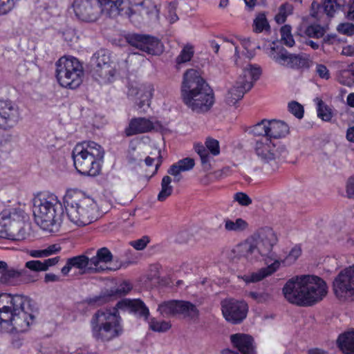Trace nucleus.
Instances as JSON below:
<instances>
[{
    "mask_svg": "<svg viewBox=\"0 0 354 354\" xmlns=\"http://www.w3.org/2000/svg\"><path fill=\"white\" fill-rule=\"evenodd\" d=\"M277 242L275 232L271 228L261 229L257 236L251 240H247L237 245L232 250V260L235 263L241 261L253 263L260 260L261 257L267 264L270 261H274L266 268H262L257 272L244 274L241 278L246 283H256L274 272L280 266V261L276 259V255L272 252V247Z\"/></svg>",
    "mask_w": 354,
    "mask_h": 354,
    "instance_id": "1",
    "label": "nucleus"
},
{
    "mask_svg": "<svg viewBox=\"0 0 354 354\" xmlns=\"http://www.w3.org/2000/svg\"><path fill=\"white\" fill-rule=\"evenodd\" d=\"M123 304L131 307L140 315L147 317L148 308L140 300H123L112 308L100 309L92 316L90 324L93 337L97 341L107 343L122 335L124 327L118 308Z\"/></svg>",
    "mask_w": 354,
    "mask_h": 354,
    "instance_id": "2",
    "label": "nucleus"
},
{
    "mask_svg": "<svg viewBox=\"0 0 354 354\" xmlns=\"http://www.w3.org/2000/svg\"><path fill=\"white\" fill-rule=\"evenodd\" d=\"M285 298L299 306H312L328 293L326 282L315 275H301L289 279L283 288Z\"/></svg>",
    "mask_w": 354,
    "mask_h": 354,
    "instance_id": "3",
    "label": "nucleus"
},
{
    "mask_svg": "<svg viewBox=\"0 0 354 354\" xmlns=\"http://www.w3.org/2000/svg\"><path fill=\"white\" fill-rule=\"evenodd\" d=\"M182 96L184 103L196 113L208 111L214 102L212 90L194 69H189L184 74Z\"/></svg>",
    "mask_w": 354,
    "mask_h": 354,
    "instance_id": "4",
    "label": "nucleus"
},
{
    "mask_svg": "<svg viewBox=\"0 0 354 354\" xmlns=\"http://www.w3.org/2000/svg\"><path fill=\"white\" fill-rule=\"evenodd\" d=\"M33 213L36 223L44 230L52 233L59 230L64 218V208L55 194L42 192L35 196Z\"/></svg>",
    "mask_w": 354,
    "mask_h": 354,
    "instance_id": "5",
    "label": "nucleus"
},
{
    "mask_svg": "<svg viewBox=\"0 0 354 354\" xmlns=\"http://www.w3.org/2000/svg\"><path fill=\"white\" fill-rule=\"evenodd\" d=\"M2 320L9 323L17 332L28 330L34 319L30 300L22 295H2L0 299Z\"/></svg>",
    "mask_w": 354,
    "mask_h": 354,
    "instance_id": "6",
    "label": "nucleus"
},
{
    "mask_svg": "<svg viewBox=\"0 0 354 354\" xmlns=\"http://www.w3.org/2000/svg\"><path fill=\"white\" fill-rule=\"evenodd\" d=\"M68 219L77 226H85L97 219V206L93 198L77 189H69L64 198Z\"/></svg>",
    "mask_w": 354,
    "mask_h": 354,
    "instance_id": "7",
    "label": "nucleus"
},
{
    "mask_svg": "<svg viewBox=\"0 0 354 354\" xmlns=\"http://www.w3.org/2000/svg\"><path fill=\"white\" fill-rule=\"evenodd\" d=\"M113 259V255L110 250L103 247L98 249L95 255L91 258L86 254H80L68 259L61 272L66 276L72 268L78 270L81 274H100L115 271L118 268H113L107 266Z\"/></svg>",
    "mask_w": 354,
    "mask_h": 354,
    "instance_id": "8",
    "label": "nucleus"
},
{
    "mask_svg": "<svg viewBox=\"0 0 354 354\" xmlns=\"http://www.w3.org/2000/svg\"><path fill=\"white\" fill-rule=\"evenodd\" d=\"M103 156L102 147L92 141L78 144L73 151L75 167L79 173L86 176H95L100 173L99 160Z\"/></svg>",
    "mask_w": 354,
    "mask_h": 354,
    "instance_id": "9",
    "label": "nucleus"
},
{
    "mask_svg": "<svg viewBox=\"0 0 354 354\" xmlns=\"http://www.w3.org/2000/svg\"><path fill=\"white\" fill-rule=\"evenodd\" d=\"M55 66V76L62 87L73 89L82 83L84 68L77 58L63 56L56 62Z\"/></svg>",
    "mask_w": 354,
    "mask_h": 354,
    "instance_id": "10",
    "label": "nucleus"
},
{
    "mask_svg": "<svg viewBox=\"0 0 354 354\" xmlns=\"http://www.w3.org/2000/svg\"><path fill=\"white\" fill-rule=\"evenodd\" d=\"M260 75L259 67L248 64L235 84L228 91L225 96L226 103L234 105L242 99L244 94L252 88L254 82L259 78Z\"/></svg>",
    "mask_w": 354,
    "mask_h": 354,
    "instance_id": "11",
    "label": "nucleus"
},
{
    "mask_svg": "<svg viewBox=\"0 0 354 354\" xmlns=\"http://www.w3.org/2000/svg\"><path fill=\"white\" fill-rule=\"evenodd\" d=\"M268 56L281 66L297 71L308 69L312 63L309 55L290 53L283 47L278 46L270 48Z\"/></svg>",
    "mask_w": 354,
    "mask_h": 354,
    "instance_id": "12",
    "label": "nucleus"
},
{
    "mask_svg": "<svg viewBox=\"0 0 354 354\" xmlns=\"http://www.w3.org/2000/svg\"><path fill=\"white\" fill-rule=\"evenodd\" d=\"M24 212L21 210H3L0 214V238L16 240L21 236Z\"/></svg>",
    "mask_w": 354,
    "mask_h": 354,
    "instance_id": "13",
    "label": "nucleus"
},
{
    "mask_svg": "<svg viewBox=\"0 0 354 354\" xmlns=\"http://www.w3.org/2000/svg\"><path fill=\"white\" fill-rule=\"evenodd\" d=\"M333 290L340 301L354 300V266L342 270L334 279Z\"/></svg>",
    "mask_w": 354,
    "mask_h": 354,
    "instance_id": "14",
    "label": "nucleus"
},
{
    "mask_svg": "<svg viewBox=\"0 0 354 354\" xmlns=\"http://www.w3.org/2000/svg\"><path fill=\"white\" fill-rule=\"evenodd\" d=\"M92 72L96 79L100 78L103 83L110 82L115 73V66L111 61L109 54L103 50L94 54L91 59Z\"/></svg>",
    "mask_w": 354,
    "mask_h": 354,
    "instance_id": "15",
    "label": "nucleus"
},
{
    "mask_svg": "<svg viewBox=\"0 0 354 354\" xmlns=\"http://www.w3.org/2000/svg\"><path fill=\"white\" fill-rule=\"evenodd\" d=\"M158 12L156 5L149 0H145L132 6L127 13L132 22L140 25L156 22L158 20Z\"/></svg>",
    "mask_w": 354,
    "mask_h": 354,
    "instance_id": "16",
    "label": "nucleus"
},
{
    "mask_svg": "<svg viewBox=\"0 0 354 354\" xmlns=\"http://www.w3.org/2000/svg\"><path fill=\"white\" fill-rule=\"evenodd\" d=\"M158 310L163 317L183 315L184 317L195 318L198 310L196 307L189 301L171 300L159 304Z\"/></svg>",
    "mask_w": 354,
    "mask_h": 354,
    "instance_id": "17",
    "label": "nucleus"
},
{
    "mask_svg": "<svg viewBox=\"0 0 354 354\" xmlns=\"http://www.w3.org/2000/svg\"><path fill=\"white\" fill-rule=\"evenodd\" d=\"M127 42L132 46L150 55H158L162 52L160 41L149 35L131 34L126 37Z\"/></svg>",
    "mask_w": 354,
    "mask_h": 354,
    "instance_id": "18",
    "label": "nucleus"
},
{
    "mask_svg": "<svg viewBox=\"0 0 354 354\" xmlns=\"http://www.w3.org/2000/svg\"><path fill=\"white\" fill-rule=\"evenodd\" d=\"M221 310L223 317L227 322L239 324L246 317L248 307L243 301L226 299L221 301Z\"/></svg>",
    "mask_w": 354,
    "mask_h": 354,
    "instance_id": "19",
    "label": "nucleus"
},
{
    "mask_svg": "<svg viewBox=\"0 0 354 354\" xmlns=\"http://www.w3.org/2000/svg\"><path fill=\"white\" fill-rule=\"evenodd\" d=\"M73 7L76 16L84 21H95L104 13L100 0H74Z\"/></svg>",
    "mask_w": 354,
    "mask_h": 354,
    "instance_id": "20",
    "label": "nucleus"
},
{
    "mask_svg": "<svg viewBox=\"0 0 354 354\" xmlns=\"http://www.w3.org/2000/svg\"><path fill=\"white\" fill-rule=\"evenodd\" d=\"M20 118L18 107L10 100H0V129L10 130L15 127Z\"/></svg>",
    "mask_w": 354,
    "mask_h": 354,
    "instance_id": "21",
    "label": "nucleus"
},
{
    "mask_svg": "<svg viewBox=\"0 0 354 354\" xmlns=\"http://www.w3.org/2000/svg\"><path fill=\"white\" fill-rule=\"evenodd\" d=\"M254 149L258 158L266 163L276 160L281 156L279 149L271 139L267 137H261L257 139Z\"/></svg>",
    "mask_w": 354,
    "mask_h": 354,
    "instance_id": "22",
    "label": "nucleus"
},
{
    "mask_svg": "<svg viewBox=\"0 0 354 354\" xmlns=\"http://www.w3.org/2000/svg\"><path fill=\"white\" fill-rule=\"evenodd\" d=\"M152 91L153 88L149 84L131 85L128 91V97L137 104L138 109H142L145 104L149 105Z\"/></svg>",
    "mask_w": 354,
    "mask_h": 354,
    "instance_id": "23",
    "label": "nucleus"
},
{
    "mask_svg": "<svg viewBox=\"0 0 354 354\" xmlns=\"http://www.w3.org/2000/svg\"><path fill=\"white\" fill-rule=\"evenodd\" d=\"M233 346L242 354H254V339L252 336L245 333H236L230 335Z\"/></svg>",
    "mask_w": 354,
    "mask_h": 354,
    "instance_id": "24",
    "label": "nucleus"
},
{
    "mask_svg": "<svg viewBox=\"0 0 354 354\" xmlns=\"http://www.w3.org/2000/svg\"><path fill=\"white\" fill-rule=\"evenodd\" d=\"M153 122L145 118H135L131 120L129 126L125 129L127 136L143 133L153 129Z\"/></svg>",
    "mask_w": 354,
    "mask_h": 354,
    "instance_id": "25",
    "label": "nucleus"
},
{
    "mask_svg": "<svg viewBox=\"0 0 354 354\" xmlns=\"http://www.w3.org/2000/svg\"><path fill=\"white\" fill-rule=\"evenodd\" d=\"M131 290V286L128 283H121L117 288L106 290L99 296L90 299L91 304H103L109 301L115 296H123L127 294Z\"/></svg>",
    "mask_w": 354,
    "mask_h": 354,
    "instance_id": "26",
    "label": "nucleus"
},
{
    "mask_svg": "<svg viewBox=\"0 0 354 354\" xmlns=\"http://www.w3.org/2000/svg\"><path fill=\"white\" fill-rule=\"evenodd\" d=\"M268 137L271 139L285 136L289 131L288 126L282 121L268 120Z\"/></svg>",
    "mask_w": 354,
    "mask_h": 354,
    "instance_id": "27",
    "label": "nucleus"
},
{
    "mask_svg": "<svg viewBox=\"0 0 354 354\" xmlns=\"http://www.w3.org/2000/svg\"><path fill=\"white\" fill-rule=\"evenodd\" d=\"M337 344L345 354H354V330L345 332L339 335Z\"/></svg>",
    "mask_w": 354,
    "mask_h": 354,
    "instance_id": "28",
    "label": "nucleus"
},
{
    "mask_svg": "<svg viewBox=\"0 0 354 354\" xmlns=\"http://www.w3.org/2000/svg\"><path fill=\"white\" fill-rule=\"evenodd\" d=\"M102 10L109 17H115L122 10L123 0H100Z\"/></svg>",
    "mask_w": 354,
    "mask_h": 354,
    "instance_id": "29",
    "label": "nucleus"
},
{
    "mask_svg": "<svg viewBox=\"0 0 354 354\" xmlns=\"http://www.w3.org/2000/svg\"><path fill=\"white\" fill-rule=\"evenodd\" d=\"M173 193V186L171 185V178L169 176H165L161 181V189L158 194V201H165Z\"/></svg>",
    "mask_w": 354,
    "mask_h": 354,
    "instance_id": "30",
    "label": "nucleus"
},
{
    "mask_svg": "<svg viewBox=\"0 0 354 354\" xmlns=\"http://www.w3.org/2000/svg\"><path fill=\"white\" fill-rule=\"evenodd\" d=\"M338 81L340 84L347 86L354 84V63L350 64L346 69L341 71Z\"/></svg>",
    "mask_w": 354,
    "mask_h": 354,
    "instance_id": "31",
    "label": "nucleus"
},
{
    "mask_svg": "<svg viewBox=\"0 0 354 354\" xmlns=\"http://www.w3.org/2000/svg\"><path fill=\"white\" fill-rule=\"evenodd\" d=\"M315 101L317 106L318 117L324 121H330L333 115L332 109L322 99L317 97Z\"/></svg>",
    "mask_w": 354,
    "mask_h": 354,
    "instance_id": "32",
    "label": "nucleus"
},
{
    "mask_svg": "<svg viewBox=\"0 0 354 354\" xmlns=\"http://www.w3.org/2000/svg\"><path fill=\"white\" fill-rule=\"evenodd\" d=\"M293 6L289 3L281 4L279 8V12L275 15V21L277 24H281L284 23L288 16L292 14Z\"/></svg>",
    "mask_w": 354,
    "mask_h": 354,
    "instance_id": "33",
    "label": "nucleus"
},
{
    "mask_svg": "<svg viewBox=\"0 0 354 354\" xmlns=\"http://www.w3.org/2000/svg\"><path fill=\"white\" fill-rule=\"evenodd\" d=\"M268 120H263L260 122L253 125L248 129L249 133L254 136L261 137H268Z\"/></svg>",
    "mask_w": 354,
    "mask_h": 354,
    "instance_id": "34",
    "label": "nucleus"
},
{
    "mask_svg": "<svg viewBox=\"0 0 354 354\" xmlns=\"http://www.w3.org/2000/svg\"><path fill=\"white\" fill-rule=\"evenodd\" d=\"M270 29V25L264 13H259L253 21V30L255 32H261L263 30Z\"/></svg>",
    "mask_w": 354,
    "mask_h": 354,
    "instance_id": "35",
    "label": "nucleus"
},
{
    "mask_svg": "<svg viewBox=\"0 0 354 354\" xmlns=\"http://www.w3.org/2000/svg\"><path fill=\"white\" fill-rule=\"evenodd\" d=\"M225 229L227 231L239 232L242 231L247 227V223L242 218H237L236 221L225 219Z\"/></svg>",
    "mask_w": 354,
    "mask_h": 354,
    "instance_id": "36",
    "label": "nucleus"
},
{
    "mask_svg": "<svg viewBox=\"0 0 354 354\" xmlns=\"http://www.w3.org/2000/svg\"><path fill=\"white\" fill-rule=\"evenodd\" d=\"M194 51L192 46L189 44L185 46L179 55L176 59L177 65L190 61L194 56Z\"/></svg>",
    "mask_w": 354,
    "mask_h": 354,
    "instance_id": "37",
    "label": "nucleus"
},
{
    "mask_svg": "<svg viewBox=\"0 0 354 354\" xmlns=\"http://www.w3.org/2000/svg\"><path fill=\"white\" fill-rule=\"evenodd\" d=\"M280 32L283 43L288 47L293 46L295 45V40L291 34V27L288 25H285L281 28Z\"/></svg>",
    "mask_w": 354,
    "mask_h": 354,
    "instance_id": "38",
    "label": "nucleus"
},
{
    "mask_svg": "<svg viewBox=\"0 0 354 354\" xmlns=\"http://www.w3.org/2000/svg\"><path fill=\"white\" fill-rule=\"evenodd\" d=\"M304 33L309 37L319 39L324 35L325 30L321 26L315 24L308 26L306 28Z\"/></svg>",
    "mask_w": 354,
    "mask_h": 354,
    "instance_id": "39",
    "label": "nucleus"
},
{
    "mask_svg": "<svg viewBox=\"0 0 354 354\" xmlns=\"http://www.w3.org/2000/svg\"><path fill=\"white\" fill-rule=\"evenodd\" d=\"M195 151L199 155L201 160V163L204 166L209 165V155L207 149L200 143H196L194 145Z\"/></svg>",
    "mask_w": 354,
    "mask_h": 354,
    "instance_id": "40",
    "label": "nucleus"
},
{
    "mask_svg": "<svg viewBox=\"0 0 354 354\" xmlns=\"http://www.w3.org/2000/svg\"><path fill=\"white\" fill-rule=\"evenodd\" d=\"M150 328L156 332H165L171 328V324L166 321H157L151 319L149 324Z\"/></svg>",
    "mask_w": 354,
    "mask_h": 354,
    "instance_id": "41",
    "label": "nucleus"
},
{
    "mask_svg": "<svg viewBox=\"0 0 354 354\" xmlns=\"http://www.w3.org/2000/svg\"><path fill=\"white\" fill-rule=\"evenodd\" d=\"M288 110L293 114L296 118L301 119L304 117V107L299 102L292 101L288 104Z\"/></svg>",
    "mask_w": 354,
    "mask_h": 354,
    "instance_id": "42",
    "label": "nucleus"
},
{
    "mask_svg": "<svg viewBox=\"0 0 354 354\" xmlns=\"http://www.w3.org/2000/svg\"><path fill=\"white\" fill-rule=\"evenodd\" d=\"M301 250L300 248L295 247L289 252L288 255L281 261L285 265H290L293 263L301 255Z\"/></svg>",
    "mask_w": 354,
    "mask_h": 354,
    "instance_id": "43",
    "label": "nucleus"
},
{
    "mask_svg": "<svg viewBox=\"0 0 354 354\" xmlns=\"http://www.w3.org/2000/svg\"><path fill=\"white\" fill-rule=\"evenodd\" d=\"M337 0H324V10L328 17H333L336 8H339Z\"/></svg>",
    "mask_w": 354,
    "mask_h": 354,
    "instance_id": "44",
    "label": "nucleus"
},
{
    "mask_svg": "<svg viewBox=\"0 0 354 354\" xmlns=\"http://www.w3.org/2000/svg\"><path fill=\"white\" fill-rule=\"evenodd\" d=\"M205 146L213 156L219 154V143L216 140L210 138H207L205 142Z\"/></svg>",
    "mask_w": 354,
    "mask_h": 354,
    "instance_id": "45",
    "label": "nucleus"
},
{
    "mask_svg": "<svg viewBox=\"0 0 354 354\" xmlns=\"http://www.w3.org/2000/svg\"><path fill=\"white\" fill-rule=\"evenodd\" d=\"M149 241V237L144 236L139 239L131 241L130 245L137 250H142L147 247Z\"/></svg>",
    "mask_w": 354,
    "mask_h": 354,
    "instance_id": "46",
    "label": "nucleus"
},
{
    "mask_svg": "<svg viewBox=\"0 0 354 354\" xmlns=\"http://www.w3.org/2000/svg\"><path fill=\"white\" fill-rule=\"evenodd\" d=\"M235 201L238 202L242 206H248L252 203V199L248 194L243 192H237L234 196Z\"/></svg>",
    "mask_w": 354,
    "mask_h": 354,
    "instance_id": "47",
    "label": "nucleus"
},
{
    "mask_svg": "<svg viewBox=\"0 0 354 354\" xmlns=\"http://www.w3.org/2000/svg\"><path fill=\"white\" fill-rule=\"evenodd\" d=\"M177 165L180 167L183 171L191 170L195 165L194 160L191 158H185L179 160Z\"/></svg>",
    "mask_w": 354,
    "mask_h": 354,
    "instance_id": "48",
    "label": "nucleus"
},
{
    "mask_svg": "<svg viewBox=\"0 0 354 354\" xmlns=\"http://www.w3.org/2000/svg\"><path fill=\"white\" fill-rule=\"evenodd\" d=\"M26 267L33 271H46V267L44 266V263L40 261H29L26 263Z\"/></svg>",
    "mask_w": 354,
    "mask_h": 354,
    "instance_id": "49",
    "label": "nucleus"
},
{
    "mask_svg": "<svg viewBox=\"0 0 354 354\" xmlns=\"http://www.w3.org/2000/svg\"><path fill=\"white\" fill-rule=\"evenodd\" d=\"M14 0H0V15L8 13L14 8Z\"/></svg>",
    "mask_w": 354,
    "mask_h": 354,
    "instance_id": "50",
    "label": "nucleus"
},
{
    "mask_svg": "<svg viewBox=\"0 0 354 354\" xmlns=\"http://www.w3.org/2000/svg\"><path fill=\"white\" fill-rule=\"evenodd\" d=\"M317 75L322 79L328 80L330 77V74L327 67L321 64H317L315 68Z\"/></svg>",
    "mask_w": 354,
    "mask_h": 354,
    "instance_id": "51",
    "label": "nucleus"
},
{
    "mask_svg": "<svg viewBox=\"0 0 354 354\" xmlns=\"http://www.w3.org/2000/svg\"><path fill=\"white\" fill-rule=\"evenodd\" d=\"M337 30L347 35H352L354 34V25L351 23L341 24L337 27Z\"/></svg>",
    "mask_w": 354,
    "mask_h": 354,
    "instance_id": "52",
    "label": "nucleus"
},
{
    "mask_svg": "<svg viewBox=\"0 0 354 354\" xmlns=\"http://www.w3.org/2000/svg\"><path fill=\"white\" fill-rule=\"evenodd\" d=\"M249 295L258 302H266L270 299V295L267 292L258 293L250 292Z\"/></svg>",
    "mask_w": 354,
    "mask_h": 354,
    "instance_id": "53",
    "label": "nucleus"
},
{
    "mask_svg": "<svg viewBox=\"0 0 354 354\" xmlns=\"http://www.w3.org/2000/svg\"><path fill=\"white\" fill-rule=\"evenodd\" d=\"M341 241L342 244L347 248L354 246V233L343 234Z\"/></svg>",
    "mask_w": 354,
    "mask_h": 354,
    "instance_id": "54",
    "label": "nucleus"
},
{
    "mask_svg": "<svg viewBox=\"0 0 354 354\" xmlns=\"http://www.w3.org/2000/svg\"><path fill=\"white\" fill-rule=\"evenodd\" d=\"M46 257L56 254L61 250V247L58 244H53L44 249Z\"/></svg>",
    "mask_w": 354,
    "mask_h": 354,
    "instance_id": "55",
    "label": "nucleus"
},
{
    "mask_svg": "<svg viewBox=\"0 0 354 354\" xmlns=\"http://www.w3.org/2000/svg\"><path fill=\"white\" fill-rule=\"evenodd\" d=\"M346 192L350 198H354V176L350 178L348 180Z\"/></svg>",
    "mask_w": 354,
    "mask_h": 354,
    "instance_id": "56",
    "label": "nucleus"
},
{
    "mask_svg": "<svg viewBox=\"0 0 354 354\" xmlns=\"http://www.w3.org/2000/svg\"><path fill=\"white\" fill-rule=\"evenodd\" d=\"M320 8V5L317 2L313 1L311 4V16L315 19H319L317 10Z\"/></svg>",
    "mask_w": 354,
    "mask_h": 354,
    "instance_id": "57",
    "label": "nucleus"
},
{
    "mask_svg": "<svg viewBox=\"0 0 354 354\" xmlns=\"http://www.w3.org/2000/svg\"><path fill=\"white\" fill-rule=\"evenodd\" d=\"M59 257H55L44 260L43 263L44 266L46 267V270L49 267L56 265L59 262Z\"/></svg>",
    "mask_w": 354,
    "mask_h": 354,
    "instance_id": "58",
    "label": "nucleus"
},
{
    "mask_svg": "<svg viewBox=\"0 0 354 354\" xmlns=\"http://www.w3.org/2000/svg\"><path fill=\"white\" fill-rule=\"evenodd\" d=\"M29 254L35 258L46 257L45 250H32L29 251Z\"/></svg>",
    "mask_w": 354,
    "mask_h": 354,
    "instance_id": "59",
    "label": "nucleus"
},
{
    "mask_svg": "<svg viewBox=\"0 0 354 354\" xmlns=\"http://www.w3.org/2000/svg\"><path fill=\"white\" fill-rule=\"evenodd\" d=\"M183 171L180 168V167L177 165V163L172 165L170 168L168 169L167 172L169 174L175 176L180 174V172Z\"/></svg>",
    "mask_w": 354,
    "mask_h": 354,
    "instance_id": "60",
    "label": "nucleus"
},
{
    "mask_svg": "<svg viewBox=\"0 0 354 354\" xmlns=\"http://www.w3.org/2000/svg\"><path fill=\"white\" fill-rule=\"evenodd\" d=\"M11 140V135L8 133H0V145H3Z\"/></svg>",
    "mask_w": 354,
    "mask_h": 354,
    "instance_id": "61",
    "label": "nucleus"
},
{
    "mask_svg": "<svg viewBox=\"0 0 354 354\" xmlns=\"http://www.w3.org/2000/svg\"><path fill=\"white\" fill-rule=\"evenodd\" d=\"M167 19L169 21L170 24H174L178 20V17L176 15L174 10L171 9L169 10Z\"/></svg>",
    "mask_w": 354,
    "mask_h": 354,
    "instance_id": "62",
    "label": "nucleus"
},
{
    "mask_svg": "<svg viewBox=\"0 0 354 354\" xmlns=\"http://www.w3.org/2000/svg\"><path fill=\"white\" fill-rule=\"evenodd\" d=\"M347 17L350 19H354V0L350 1L349 10Z\"/></svg>",
    "mask_w": 354,
    "mask_h": 354,
    "instance_id": "63",
    "label": "nucleus"
},
{
    "mask_svg": "<svg viewBox=\"0 0 354 354\" xmlns=\"http://www.w3.org/2000/svg\"><path fill=\"white\" fill-rule=\"evenodd\" d=\"M346 138L348 141L354 142V127L347 129Z\"/></svg>",
    "mask_w": 354,
    "mask_h": 354,
    "instance_id": "64",
    "label": "nucleus"
}]
</instances>
